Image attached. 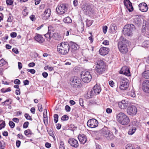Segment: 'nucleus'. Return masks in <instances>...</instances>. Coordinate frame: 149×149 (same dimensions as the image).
Masks as SVG:
<instances>
[{"label":"nucleus","instance_id":"nucleus-35","mask_svg":"<svg viewBox=\"0 0 149 149\" xmlns=\"http://www.w3.org/2000/svg\"><path fill=\"white\" fill-rule=\"evenodd\" d=\"M60 145L59 149H65L64 143L63 141L61 140L60 141Z\"/></svg>","mask_w":149,"mask_h":149},{"label":"nucleus","instance_id":"nucleus-48","mask_svg":"<svg viewBox=\"0 0 149 149\" xmlns=\"http://www.w3.org/2000/svg\"><path fill=\"white\" fill-rule=\"evenodd\" d=\"M38 106L39 111H42V105L40 104H38Z\"/></svg>","mask_w":149,"mask_h":149},{"label":"nucleus","instance_id":"nucleus-32","mask_svg":"<svg viewBox=\"0 0 149 149\" xmlns=\"http://www.w3.org/2000/svg\"><path fill=\"white\" fill-rule=\"evenodd\" d=\"M134 22L137 25H139L141 24V20L139 18H137L134 19Z\"/></svg>","mask_w":149,"mask_h":149},{"label":"nucleus","instance_id":"nucleus-42","mask_svg":"<svg viewBox=\"0 0 149 149\" xmlns=\"http://www.w3.org/2000/svg\"><path fill=\"white\" fill-rule=\"evenodd\" d=\"M9 124L10 127L12 128H13L15 126V124L12 121H10Z\"/></svg>","mask_w":149,"mask_h":149},{"label":"nucleus","instance_id":"nucleus-45","mask_svg":"<svg viewBox=\"0 0 149 149\" xmlns=\"http://www.w3.org/2000/svg\"><path fill=\"white\" fill-rule=\"evenodd\" d=\"M117 27L115 24H113L111 27V29L113 31H115L117 29Z\"/></svg>","mask_w":149,"mask_h":149},{"label":"nucleus","instance_id":"nucleus-28","mask_svg":"<svg viewBox=\"0 0 149 149\" xmlns=\"http://www.w3.org/2000/svg\"><path fill=\"white\" fill-rule=\"evenodd\" d=\"M12 102V101L10 99H8L5 100L4 102L2 103V104L3 106H8Z\"/></svg>","mask_w":149,"mask_h":149},{"label":"nucleus","instance_id":"nucleus-21","mask_svg":"<svg viewBox=\"0 0 149 149\" xmlns=\"http://www.w3.org/2000/svg\"><path fill=\"white\" fill-rule=\"evenodd\" d=\"M139 10L142 12H146L148 9L147 4L144 2L141 3L139 5Z\"/></svg>","mask_w":149,"mask_h":149},{"label":"nucleus","instance_id":"nucleus-57","mask_svg":"<svg viewBox=\"0 0 149 149\" xmlns=\"http://www.w3.org/2000/svg\"><path fill=\"white\" fill-rule=\"evenodd\" d=\"M109 84L110 86L113 87L114 86V83L113 81H111L109 82Z\"/></svg>","mask_w":149,"mask_h":149},{"label":"nucleus","instance_id":"nucleus-64","mask_svg":"<svg viewBox=\"0 0 149 149\" xmlns=\"http://www.w3.org/2000/svg\"><path fill=\"white\" fill-rule=\"evenodd\" d=\"M42 75L44 77L46 78L47 77L48 74L46 72H44L42 73Z\"/></svg>","mask_w":149,"mask_h":149},{"label":"nucleus","instance_id":"nucleus-15","mask_svg":"<svg viewBox=\"0 0 149 149\" xmlns=\"http://www.w3.org/2000/svg\"><path fill=\"white\" fill-rule=\"evenodd\" d=\"M96 71L99 74H102V61H98L95 67Z\"/></svg>","mask_w":149,"mask_h":149},{"label":"nucleus","instance_id":"nucleus-10","mask_svg":"<svg viewBox=\"0 0 149 149\" xmlns=\"http://www.w3.org/2000/svg\"><path fill=\"white\" fill-rule=\"evenodd\" d=\"M103 136L109 140L113 139L114 138V135L110 133V131L105 126L103 128Z\"/></svg>","mask_w":149,"mask_h":149},{"label":"nucleus","instance_id":"nucleus-6","mask_svg":"<svg viewBox=\"0 0 149 149\" xmlns=\"http://www.w3.org/2000/svg\"><path fill=\"white\" fill-rule=\"evenodd\" d=\"M81 82V79L76 76L71 77L70 79V84L74 87H80Z\"/></svg>","mask_w":149,"mask_h":149},{"label":"nucleus","instance_id":"nucleus-62","mask_svg":"<svg viewBox=\"0 0 149 149\" xmlns=\"http://www.w3.org/2000/svg\"><path fill=\"white\" fill-rule=\"evenodd\" d=\"M12 120L13 121L17 123L19 122V119L17 118H14Z\"/></svg>","mask_w":149,"mask_h":149},{"label":"nucleus","instance_id":"nucleus-26","mask_svg":"<svg viewBox=\"0 0 149 149\" xmlns=\"http://www.w3.org/2000/svg\"><path fill=\"white\" fill-rule=\"evenodd\" d=\"M136 130V128L135 127H131L129 131H128V134L130 135L133 134Z\"/></svg>","mask_w":149,"mask_h":149},{"label":"nucleus","instance_id":"nucleus-31","mask_svg":"<svg viewBox=\"0 0 149 149\" xmlns=\"http://www.w3.org/2000/svg\"><path fill=\"white\" fill-rule=\"evenodd\" d=\"M109 51V49L103 47V56L107 54Z\"/></svg>","mask_w":149,"mask_h":149},{"label":"nucleus","instance_id":"nucleus-1","mask_svg":"<svg viewBox=\"0 0 149 149\" xmlns=\"http://www.w3.org/2000/svg\"><path fill=\"white\" fill-rule=\"evenodd\" d=\"M129 41L123 37H121L120 41L118 43V47L120 52L122 53L127 52V45H129Z\"/></svg>","mask_w":149,"mask_h":149},{"label":"nucleus","instance_id":"nucleus-23","mask_svg":"<svg viewBox=\"0 0 149 149\" xmlns=\"http://www.w3.org/2000/svg\"><path fill=\"white\" fill-rule=\"evenodd\" d=\"M78 138L81 144H84L86 142V136L84 134H79L78 136Z\"/></svg>","mask_w":149,"mask_h":149},{"label":"nucleus","instance_id":"nucleus-33","mask_svg":"<svg viewBox=\"0 0 149 149\" xmlns=\"http://www.w3.org/2000/svg\"><path fill=\"white\" fill-rule=\"evenodd\" d=\"M24 133L25 135L28 137H29V135H31L33 134L31 131L30 129L25 130L24 132Z\"/></svg>","mask_w":149,"mask_h":149},{"label":"nucleus","instance_id":"nucleus-43","mask_svg":"<svg viewBox=\"0 0 149 149\" xmlns=\"http://www.w3.org/2000/svg\"><path fill=\"white\" fill-rule=\"evenodd\" d=\"M129 95L133 97H135L136 96L135 94L134 90H132L131 92H130L129 93Z\"/></svg>","mask_w":149,"mask_h":149},{"label":"nucleus","instance_id":"nucleus-55","mask_svg":"<svg viewBox=\"0 0 149 149\" xmlns=\"http://www.w3.org/2000/svg\"><path fill=\"white\" fill-rule=\"evenodd\" d=\"M106 112L107 113H110L112 112V110L111 108H107L106 110Z\"/></svg>","mask_w":149,"mask_h":149},{"label":"nucleus","instance_id":"nucleus-60","mask_svg":"<svg viewBox=\"0 0 149 149\" xmlns=\"http://www.w3.org/2000/svg\"><path fill=\"white\" fill-rule=\"evenodd\" d=\"M65 110L69 112L70 110V107L68 105H66L65 107Z\"/></svg>","mask_w":149,"mask_h":149},{"label":"nucleus","instance_id":"nucleus-11","mask_svg":"<svg viewBox=\"0 0 149 149\" xmlns=\"http://www.w3.org/2000/svg\"><path fill=\"white\" fill-rule=\"evenodd\" d=\"M137 109L136 107L134 105L130 106L127 109V113L130 115L134 116L137 113Z\"/></svg>","mask_w":149,"mask_h":149},{"label":"nucleus","instance_id":"nucleus-41","mask_svg":"<svg viewBox=\"0 0 149 149\" xmlns=\"http://www.w3.org/2000/svg\"><path fill=\"white\" fill-rule=\"evenodd\" d=\"M68 118H69L67 115H65L62 117L61 119L62 120L65 121L68 120Z\"/></svg>","mask_w":149,"mask_h":149},{"label":"nucleus","instance_id":"nucleus-39","mask_svg":"<svg viewBox=\"0 0 149 149\" xmlns=\"http://www.w3.org/2000/svg\"><path fill=\"white\" fill-rule=\"evenodd\" d=\"M6 63V62L2 59L0 60V67L5 65Z\"/></svg>","mask_w":149,"mask_h":149},{"label":"nucleus","instance_id":"nucleus-18","mask_svg":"<svg viewBox=\"0 0 149 149\" xmlns=\"http://www.w3.org/2000/svg\"><path fill=\"white\" fill-rule=\"evenodd\" d=\"M128 106L129 103L128 101L125 100H122L118 102V106L121 109H125Z\"/></svg>","mask_w":149,"mask_h":149},{"label":"nucleus","instance_id":"nucleus-19","mask_svg":"<svg viewBox=\"0 0 149 149\" xmlns=\"http://www.w3.org/2000/svg\"><path fill=\"white\" fill-rule=\"evenodd\" d=\"M124 3L125 6L127 9L130 12H131L133 10V8L132 5V3L129 0H124Z\"/></svg>","mask_w":149,"mask_h":149},{"label":"nucleus","instance_id":"nucleus-38","mask_svg":"<svg viewBox=\"0 0 149 149\" xmlns=\"http://www.w3.org/2000/svg\"><path fill=\"white\" fill-rule=\"evenodd\" d=\"M6 147L5 143L3 141V143H1V141H0V148L1 149H4Z\"/></svg>","mask_w":149,"mask_h":149},{"label":"nucleus","instance_id":"nucleus-9","mask_svg":"<svg viewBox=\"0 0 149 149\" xmlns=\"http://www.w3.org/2000/svg\"><path fill=\"white\" fill-rule=\"evenodd\" d=\"M56 10L58 14L62 15L67 12L68 8L65 4H61L58 6Z\"/></svg>","mask_w":149,"mask_h":149},{"label":"nucleus","instance_id":"nucleus-37","mask_svg":"<svg viewBox=\"0 0 149 149\" xmlns=\"http://www.w3.org/2000/svg\"><path fill=\"white\" fill-rule=\"evenodd\" d=\"M86 25L87 26H89L91 25L92 24V21L91 20H88V19H87L86 21Z\"/></svg>","mask_w":149,"mask_h":149},{"label":"nucleus","instance_id":"nucleus-54","mask_svg":"<svg viewBox=\"0 0 149 149\" xmlns=\"http://www.w3.org/2000/svg\"><path fill=\"white\" fill-rule=\"evenodd\" d=\"M30 18L31 20L32 21H33L35 20L36 17L35 16L33 15H32L30 16Z\"/></svg>","mask_w":149,"mask_h":149},{"label":"nucleus","instance_id":"nucleus-58","mask_svg":"<svg viewBox=\"0 0 149 149\" xmlns=\"http://www.w3.org/2000/svg\"><path fill=\"white\" fill-rule=\"evenodd\" d=\"M48 132V133L52 137H53L54 136V135L53 133V132L51 130H47Z\"/></svg>","mask_w":149,"mask_h":149},{"label":"nucleus","instance_id":"nucleus-2","mask_svg":"<svg viewBox=\"0 0 149 149\" xmlns=\"http://www.w3.org/2000/svg\"><path fill=\"white\" fill-rule=\"evenodd\" d=\"M70 46L68 42H62L57 46V51L60 54L65 55L68 54L70 51Z\"/></svg>","mask_w":149,"mask_h":149},{"label":"nucleus","instance_id":"nucleus-56","mask_svg":"<svg viewBox=\"0 0 149 149\" xmlns=\"http://www.w3.org/2000/svg\"><path fill=\"white\" fill-rule=\"evenodd\" d=\"M21 141L19 140H17L16 141V146L17 148H19L20 145Z\"/></svg>","mask_w":149,"mask_h":149},{"label":"nucleus","instance_id":"nucleus-34","mask_svg":"<svg viewBox=\"0 0 149 149\" xmlns=\"http://www.w3.org/2000/svg\"><path fill=\"white\" fill-rule=\"evenodd\" d=\"M142 46L145 47H147L149 46V41L146 40L142 43Z\"/></svg>","mask_w":149,"mask_h":149},{"label":"nucleus","instance_id":"nucleus-4","mask_svg":"<svg viewBox=\"0 0 149 149\" xmlns=\"http://www.w3.org/2000/svg\"><path fill=\"white\" fill-rule=\"evenodd\" d=\"M135 30V27L134 25L129 24L124 27L123 30V34L126 36H130L132 35V31Z\"/></svg>","mask_w":149,"mask_h":149},{"label":"nucleus","instance_id":"nucleus-17","mask_svg":"<svg viewBox=\"0 0 149 149\" xmlns=\"http://www.w3.org/2000/svg\"><path fill=\"white\" fill-rule=\"evenodd\" d=\"M120 73L125 74L128 76L130 75V73L128 67L126 66H124L122 68L120 71Z\"/></svg>","mask_w":149,"mask_h":149},{"label":"nucleus","instance_id":"nucleus-36","mask_svg":"<svg viewBox=\"0 0 149 149\" xmlns=\"http://www.w3.org/2000/svg\"><path fill=\"white\" fill-rule=\"evenodd\" d=\"M54 121L55 123H56L58 121V115L57 114H55L54 116Z\"/></svg>","mask_w":149,"mask_h":149},{"label":"nucleus","instance_id":"nucleus-13","mask_svg":"<svg viewBox=\"0 0 149 149\" xmlns=\"http://www.w3.org/2000/svg\"><path fill=\"white\" fill-rule=\"evenodd\" d=\"M53 31L50 30H48V32L44 36L47 38L49 39H51L52 38H54L56 40H58L57 37L58 36V33H53Z\"/></svg>","mask_w":149,"mask_h":149},{"label":"nucleus","instance_id":"nucleus-8","mask_svg":"<svg viewBox=\"0 0 149 149\" xmlns=\"http://www.w3.org/2000/svg\"><path fill=\"white\" fill-rule=\"evenodd\" d=\"M82 10L86 14L92 13L93 10V6L92 5L89 3H85L84 4L82 7Z\"/></svg>","mask_w":149,"mask_h":149},{"label":"nucleus","instance_id":"nucleus-30","mask_svg":"<svg viewBox=\"0 0 149 149\" xmlns=\"http://www.w3.org/2000/svg\"><path fill=\"white\" fill-rule=\"evenodd\" d=\"M63 22L66 23H70L72 22V20L70 17H67L63 19Z\"/></svg>","mask_w":149,"mask_h":149},{"label":"nucleus","instance_id":"nucleus-59","mask_svg":"<svg viewBox=\"0 0 149 149\" xmlns=\"http://www.w3.org/2000/svg\"><path fill=\"white\" fill-rule=\"evenodd\" d=\"M51 143L48 142H46L45 144V146L47 148H49L51 147Z\"/></svg>","mask_w":149,"mask_h":149},{"label":"nucleus","instance_id":"nucleus-16","mask_svg":"<svg viewBox=\"0 0 149 149\" xmlns=\"http://www.w3.org/2000/svg\"><path fill=\"white\" fill-rule=\"evenodd\" d=\"M70 146L74 148H77L79 146L78 141L74 138H70L68 141Z\"/></svg>","mask_w":149,"mask_h":149},{"label":"nucleus","instance_id":"nucleus-40","mask_svg":"<svg viewBox=\"0 0 149 149\" xmlns=\"http://www.w3.org/2000/svg\"><path fill=\"white\" fill-rule=\"evenodd\" d=\"M24 116H25V118H26V119L27 120H32V119L31 118V117L27 113H26L25 114Z\"/></svg>","mask_w":149,"mask_h":149},{"label":"nucleus","instance_id":"nucleus-52","mask_svg":"<svg viewBox=\"0 0 149 149\" xmlns=\"http://www.w3.org/2000/svg\"><path fill=\"white\" fill-rule=\"evenodd\" d=\"M10 36L13 38H15L17 36V33L15 32H12L10 33Z\"/></svg>","mask_w":149,"mask_h":149},{"label":"nucleus","instance_id":"nucleus-14","mask_svg":"<svg viewBox=\"0 0 149 149\" xmlns=\"http://www.w3.org/2000/svg\"><path fill=\"white\" fill-rule=\"evenodd\" d=\"M142 84V88L143 91L146 93H149V80L144 81Z\"/></svg>","mask_w":149,"mask_h":149},{"label":"nucleus","instance_id":"nucleus-20","mask_svg":"<svg viewBox=\"0 0 149 149\" xmlns=\"http://www.w3.org/2000/svg\"><path fill=\"white\" fill-rule=\"evenodd\" d=\"M51 14V10L49 8H47L45 10V12L42 15V17L44 19H47L49 17Z\"/></svg>","mask_w":149,"mask_h":149},{"label":"nucleus","instance_id":"nucleus-7","mask_svg":"<svg viewBox=\"0 0 149 149\" xmlns=\"http://www.w3.org/2000/svg\"><path fill=\"white\" fill-rule=\"evenodd\" d=\"M120 88L121 90H126L129 87V81L127 79L123 78L120 80Z\"/></svg>","mask_w":149,"mask_h":149},{"label":"nucleus","instance_id":"nucleus-53","mask_svg":"<svg viewBox=\"0 0 149 149\" xmlns=\"http://www.w3.org/2000/svg\"><path fill=\"white\" fill-rule=\"evenodd\" d=\"M14 82L15 84L18 85L20 84V81L17 79H15Z\"/></svg>","mask_w":149,"mask_h":149},{"label":"nucleus","instance_id":"nucleus-61","mask_svg":"<svg viewBox=\"0 0 149 149\" xmlns=\"http://www.w3.org/2000/svg\"><path fill=\"white\" fill-rule=\"evenodd\" d=\"M23 83L24 85H27L29 84V80H26L24 81Z\"/></svg>","mask_w":149,"mask_h":149},{"label":"nucleus","instance_id":"nucleus-27","mask_svg":"<svg viewBox=\"0 0 149 149\" xmlns=\"http://www.w3.org/2000/svg\"><path fill=\"white\" fill-rule=\"evenodd\" d=\"M71 48L73 51L77 50L79 48V46L76 43L72 42L71 45Z\"/></svg>","mask_w":149,"mask_h":149},{"label":"nucleus","instance_id":"nucleus-29","mask_svg":"<svg viewBox=\"0 0 149 149\" xmlns=\"http://www.w3.org/2000/svg\"><path fill=\"white\" fill-rule=\"evenodd\" d=\"M93 93L91 92V90L89 91L85 95V97L87 99H89L91 98L94 96Z\"/></svg>","mask_w":149,"mask_h":149},{"label":"nucleus","instance_id":"nucleus-63","mask_svg":"<svg viewBox=\"0 0 149 149\" xmlns=\"http://www.w3.org/2000/svg\"><path fill=\"white\" fill-rule=\"evenodd\" d=\"M35 63L33 62L30 63L28 64V66L29 67H32L35 66Z\"/></svg>","mask_w":149,"mask_h":149},{"label":"nucleus","instance_id":"nucleus-46","mask_svg":"<svg viewBox=\"0 0 149 149\" xmlns=\"http://www.w3.org/2000/svg\"><path fill=\"white\" fill-rule=\"evenodd\" d=\"M103 45H109V41L107 40H104L103 41Z\"/></svg>","mask_w":149,"mask_h":149},{"label":"nucleus","instance_id":"nucleus-3","mask_svg":"<svg viewBox=\"0 0 149 149\" xmlns=\"http://www.w3.org/2000/svg\"><path fill=\"white\" fill-rule=\"evenodd\" d=\"M116 120L122 125H127L130 122L129 118L124 113L120 112L116 114Z\"/></svg>","mask_w":149,"mask_h":149},{"label":"nucleus","instance_id":"nucleus-51","mask_svg":"<svg viewBox=\"0 0 149 149\" xmlns=\"http://www.w3.org/2000/svg\"><path fill=\"white\" fill-rule=\"evenodd\" d=\"M107 29L108 27L107 26H103V32L104 34L106 33Z\"/></svg>","mask_w":149,"mask_h":149},{"label":"nucleus","instance_id":"nucleus-44","mask_svg":"<svg viewBox=\"0 0 149 149\" xmlns=\"http://www.w3.org/2000/svg\"><path fill=\"white\" fill-rule=\"evenodd\" d=\"M29 123L28 121L25 122L23 125V127L24 128H27L29 126Z\"/></svg>","mask_w":149,"mask_h":149},{"label":"nucleus","instance_id":"nucleus-47","mask_svg":"<svg viewBox=\"0 0 149 149\" xmlns=\"http://www.w3.org/2000/svg\"><path fill=\"white\" fill-rule=\"evenodd\" d=\"M6 3L8 5H11L13 3V1L12 0H7Z\"/></svg>","mask_w":149,"mask_h":149},{"label":"nucleus","instance_id":"nucleus-5","mask_svg":"<svg viewBox=\"0 0 149 149\" xmlns=\"http://www.w3.org/2000/svg\"><path fill=\"white\" fill-rule=\"evenodd\" d=\"M81 75L82 81L85 83L90 82L92 79V76L90 72L87 71H82Z\"/></svg>","mask_w":149,"mask_h":149},{"label":"nucleus","instance_id":"nucleus-25","mask_svg":"<svg viewBox=\"0 0 149 149\" xmlns=\"http://www.w3.org/2000/svg\"><path fill=\"white\" fill-rule=\"evenodd\" d=\"M142 76L144 78L149 79V70H148L144 71L142 73Z\"/></svg>","mask_w":149,"mask_h":149},{"label":"nucleus","instance_id":"nucleus-50","mask_svg":"<svg viewBox=\"0 0 149 149\" xmlns=\"http://www.w3.org/2000/svg\"><path fill=\"white\" fill-rule=\"evenodd\" d=\"M12 52L16 54L19 53L18 50L16 48H13L12 49Z\"/></svg>","mask_w":149,"mask_h":149},{"label":"nucleus","instance_id":"nucleus-12","mask_svg":"<svg viewBox=\"0 0 149 149\" xmlns=\"http://www.w3.org/2000/svg\"><path fill=\"white\" fill-rule=\"evenodd\" d=\"M98 122L96 119L93 118L89 120L87 123L88 126L91 128H94L98 125Z\"/></svg>","mask_w":149,"mask_h":149},{"label":"nucleus","instance_id":"nucleus-24","mask_svg":"<svg viewBox=\"0 0 149 149\" xmlns=\"http://www.w3.org/2000/svg\"><path fill=\"white\" fill-rule=\"evenodd\" d=\"M91 92L94 96L98 94L101 91V89L99 86L95 85L93 88V89L91 90Z\"/></svg>","mask_w":149,"mask_h":149},{"label":"nucleus","instance_id":"nucleus-49","mask_svg":"<svg viewBox=\"0 0 149 149\" xmlns=\"http://www.w3.org/2000/svg\"><path fill=\"white\" fill-rule=\"evenodd\" d=\"M69 127L72 128L73 131L75 130L77 128L74 125L72 124H70V125Z\"/></svg>","mask_w":149,"mask_h":149},{"label":"nucleus","instance_id":"nucleus-22","mask_svg":"<svg viewBox=\"0 0 149 149\" xmlns=\"http://www.w3.org/2000/svg\"><path fill=\"white\" fill-rule=\"evenodd\" d=\"M34 39L40 43H43L45 40L42 35L37 33L36 34V36L34 37Z\"/></svg>","mask_w":149,"mask_h":149}]
</instances>
